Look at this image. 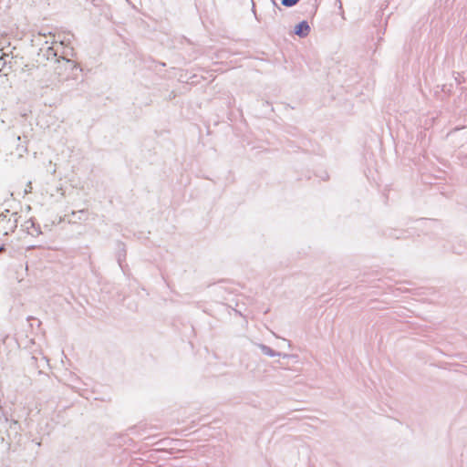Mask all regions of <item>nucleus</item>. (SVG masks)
I'll return each mask as SVG.
<instances>
[{"mask_svg":"<svg viewBox=\"0 0 467 467\" xmlns=\"http://www.w3.org/2000/svg\"><path fill=\"white\" fill-rule=\"evenodd\" d=\"M5 243L3 240H0V252L5 249Z\"/></svg>","mask_w":467,"mask_h":467,"instance_id":"obj_4","label":"nucleus"},{"mask_svg":"<svg viewBox=\"0 0 467 467\" xmlns=\"http://www.w3.org/2000/svg\"><path fill=\"white\" fill-rule=\"evenodd\" d=\"M5 53L3 49L0 48V73L3 71L4 67L5 66Z\"/></svg>","mask_w":467,"mask_h":467,"instance_id":"obj_3","label":"nucleus"},{"mask_svg":"<svg viewBox=\"0 0 467 467\" xmlns=\"http://www.w3.org/2000/svg\"><path fill=\"white\" fill-rule=\"evenodd\" d=\"M17 227L16 213H2L0 214V235L7 236L15 232Z\"/></svg>","mask_w":467,"mask_h":467,"instance_id":"obj_1","label":"nucleus"},{"mask_svg":"<svg viewBox=\"0 0 467 467\" xmlns=\"http://www.w3.org/2000/svg\"><path fill=\"white\" fill-rule=\"evenodd\" d=\"M294 32L300 37H305L310 33V26L306 21H302L295 26Z\"/></svg>","mask_w":467,"mask_h":467,"instance_id":"obj_2","label":"nucleus"}]
</instances>
